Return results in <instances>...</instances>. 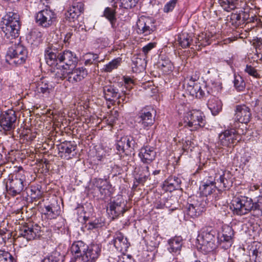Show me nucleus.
Here are the masks:
<instances>
[{
    "mask_svg": "<svg viewBox=\"0 0 262 262\" xmlns=\"http://www.w3.org/2000/svg\"><path fill=\"white\" fill-rule=\"evenodd\" d=\"M111 185L109 184L108 182L107 181L106 184H104L102 187H100L98 189L100 193L102 195L104 196H109L110 195L111 191Z\"/></svg>",
    "mask_w": 262,
    "mask_h": 262,
    "instance_id": "nucleus-50",
    "label": "nucleus"
},
{
    "mask_svg": "<svg viewBox=\"0 0 262 262\" xmlns=\"http://www.w3.org/2000/svg\"><path fill=\"white\" fill-rule=\"evenodd\" d=\"M116 7L117 5H114L113 8L106 7L103 11L102 16L107 19L111 25L112 28H116Z\"/></svg>",
    "mask_w": 262,
    "mask_h": 262,
    "instance_id": "nucleus-31",
    "label": "nucleus"
},
{
    "mask_svg": "<svg viewBox=\"0 0 262 262\" xmlns=\"http://www.w3.org/2000/svg\"><path fill=\"white\" fill-rule=\"evenodd\" d=\"M154 23L150 18L141 16L137 22L138 33L144 36L150 34L155 29Z\"/></svg>",
    "mask_w": 262,
    "mask_h": 262,
    "instance_id": "nucleus-17",
    "label": "nucleus"
},
{
    "mask_svg": "<svg viewBox=\"0 0 262 262\" xmlns=\"http://www.w3.org/2000/svg\"><path fill=\"white\" fill-rule=\"evenodd\" d=\"M59 77L61 79L67 78L68 80L72 83L79 82L83 79L87 75L88 73L85 69L83 68H72L70 70H66L60 73L57 72Z\"/></svg>",
    "mask_w": 262,
    "mask_h": 262,
    "instance_id": "nucleus-11",
    "label": "nucleus"
},
{
    "mask_svg": "<svg viewBox=\"0 0 262 262\" xmlns=\"http://www.w3.org/2000/svg\"><path fill=\"white\" fill-rule=\"evenodd\" d=\"M232 128L228 129L220 134L219 136V144L224 146H230L238 142L241 140L240 134L234 128L236 125H231Z\"/></svg>",
    "mask_w": 262,
    "mask_h": 262,
    "instance_id": "nucleus-10",
    "label": "nucleus"
},
{
    "mask_svg": "<svg viewBox=\"0 0 262 262\" xmlns=\"http://www.w3.org/2000/svg\"><path fill=\"white\" fill-rule=\"evenodd\" d=\"M245 71L250 76H252L255 78H257L259 76L256 70L251 66L247 65L245 69Z\"/></svg>",
    "mask_w": 262,
    "mask_h": 262,
    "instance_id": "nucleus-52",
    "label": "nucleus"
},
{
    "mask_svg": "<svg viewBox=\"0 0 262 262\" xmlns=\"http://www.w3.org/2000/svg\"><path fill=\"white\" fill-rule=\"evenodd\" d=\"M111 244H113L118 250L122 252L126 251L130 246L127 238L125 237L123 234L120 232L115 233L114 238L111 241Z\"/></svg>",
    "mask_w": 262,
    "mask_h": 262,
    "instance_id": "nucleus-20",
    "label": "nucleus"
},
{
    "mask_svg": "<svg viewBox=\"0 0 262 262\" xmlns=\"http://www.w3.org/2000/svg\"><path fill=\"white\" fill-rule=\"evenodd\" d=\"M181 180L176 177H169L165 180L163 184L164 190L171 192L174 190L178 189L180 187Z\"/></svg>",
    "mask_w": 262,
    "mask_h": 262,
    "instance_id": "nucleus-26",
    "label": "nucleus"
},
{
    "mask_svg": "<svg viewBox=\"0 0 262 262\" xmlns=\"http://www.w3.org/2000/svg\"><path fill=\"white\" fill-rule=\"evenodd\" d=\"M104 225V223L99 219H95L94 221L89 222L87 224L88 229L93 230L101 228Z\"/></svg>",
    "mask_w": 262,
    "mask_h": 262,
    "instance_id": "nucleus-48",
    "label": "nucleus"
},
{
    "mask_svg": "<svg viewBox=\"0 0 262 262\" xmlns=\"http://www.w3.org/2000/svg\"><path fill=\"white\" fill-rule=\"evenodd\" d=\"M179 44L183 48H186L190 46L191 43L194 44V40L190 35L186 33H182L178 38Z\"/></svg>",
    "mask_w": 262,
    "mask_h": 262,
    "instance_id": "nucleus-36",
    "label": "nucleus"
},
{
    "mask_svg": "<svg viewBox=\"0 0 262 262\" xmlns=\"http://www.w3.org/2000/svg\"><path fill=\"white\" fill-rule=\"evenodd\" d=\"M194 40L195 46H198L199 47L201 46L205 47L211 43L210 35H207V33H202L199 35L198 37L195 38Z\"/></svg>",
    "mask_w": 262,
    "mask_h": 262,
    "instance_id": "nucleus-37",
    "label": "nucleus"
},
{
    "mask_svg": "<svg viewBox=\"0 0 262 262\" xmlns=\"http://www.w3.org/2000/svg\"><path fill=\"white\" fill-rule=\"evenodd\" d=\"M204 113L200 110H190L186 113L184 115V126L190 128L191 130L203 127L206 123Z\"/></svg>",
    "mask_w": 262,
    "mask_h": 262,
    "instance_id": "nucleus-6",
    "label": "nucleus"
},
{
    "mask_svg": "<svg viewBox=\"0 0 262 262\" xmlns=\"http://www.w3.org/2000/svg\"><path fill=\"white\" fill-rule=\"evenodd\" d=\"M51 88L52 86L45 79H40L36 86L37 91L42 94H49Z\"/></svg>",
    "mask_w": 262,
    "mask_h": 262,
    "instance_id": "nucleus-40",
    "label": "nucleus"
},
{
    "mask_svg": "<svg viewBox=\"0 0 262 262\" xmlns=\"http://www.w3.org/2000/svg\"><path fill=\"white\" fill-rule=\"evenodd\" d=\"M118 99V103H126L129 100V98L126 97L125 96L121 95L120 94V97L119 98H117Z\"/></svg>",
    "mask_w": 262,
    "mask_h": 262,
    "instance_id": "nucleus-64",
    "label": "nucleus"
},
{
    "mask_svg": "<svg viewBox=\"0 0 262 262\" xmlns=\"http://www.w3.org/2000/svg\"><path fill=\"white\" fill-rule=\"evenodd\" d=\"M230 208L235 215L242 216L250 213L258 217L262 215V196L254 200L246 196L235 198L232 201Z\"/></svg>",
    "mask_w": 262,
    "mask_h": 262,
    "instance_id": "nucleus-1",
    "label": "nucleus"
},
{
    "mask_svg": "<svg viewBox=\"0 0 262 262\" xmlns=\"http://www.w3.org/2000/svg\"><path fill=\"white\" fill-rule=\"evenodd\" d=\"M103 92L106 100L112 101L113 99L119 98L120 93L115 85H105L103 87Z\"/></svg>",
    "mask_w": 262,
    "mask_h": 262,
    "instance_id": "nucleus-29",
    "label": "nucleus"
},
{
    "mask_svg": "<svg viewBox=\"0 0 262 262\" xmlns=\"http://www.w3.org/2000/svg\"><path fill=\"white\" fill-rule=\"evenodd\" d=\"M3 24L20 26L19 14L14 12H9L5 16Z\"/></svg>",
    "mask_w": 262,
    "mask_h": 262,
    "instance_id": "nucleus-34",
    "label": "nucleus"
},
{
    "mask_svg": "<svg viewBox=\"0 0 262 262\" xmlns=\"http://www.w3.org/2000/svg\"><path fill=\"white\" fill-rule=\"evenodd\" d=\"M206 89L207 91V93L209 94L210 93V92L208 91L206 89V88L203 85V87H202L201 85L200 86V90H199V91L198 92V94H196V97L199 98H201L202 97H203L206 95V93L205 92L204 90L203 89Z\"/></svg>",
    "mask_w": 262,
    "mask_h": 262,
    "instance_id": "nucleus-61",
    "label": "nucleus"
},
{
    "mask_svg": "<svg viewBox=\"0 0 262 262\" xmlns=\"http://www.w3.org/2000/svg\"><path fill=\"white\" fill-rule=\"evenodd\" d=\"M45 209L46 211L45 214L47 215L50 219L56 218L60 212L59 209H57V207L52 205L45 206Z\"/></svg>",
    "mask_w": 262,
    "mask_h": 262,
    "instance_id": "nucleus-41",
    "label": "nucleus"
},
{
    "mask_svg": "<svg viewBox=\"0 0 262 262\" xmlns=\"http://www.w3.org/2000/svg\"><path fill=\"white\" fill-rule=\"evenodd\" d=\"M215 235V232L213 230L210 231L207 230L200 234L198 236L197 241L202 246L201 248L206 252H210L215 249L216 247Z\"/></svg>",
    "mask_w": 262,
    "mask_h": 262,
    "instance_id": "nucleus-9",
    "label": "nucleus"
},
{
    "mask_svg": "<svg viewBox=\"0 0 262 262\" xmlns=\"http://www.w3.org/2000/svg\"><path fill=\"white\" fill-rule=\"evenodd\" d=\"M56 14L50 9H43L38 12L35 16L36 23L40 26L48 28L55 21Z\"/></svg>",
    "mask_w": 262,
    "mask_h": 262,
    "instance_id": "nucleus-14",
    "label": "nucleus"
},
{
    "mask_svg": "<svg viewBox=\"0 0 262 262\" xmlns=\"http://www.w3.org/2000/svg\"><path fill=\"white\" fill-rule=\"evenodd\" d=\"M121 59L116 58L110 61L104 66L103 70L105 72H111L113 70L116 69L120 64Z\"/></svg>",
    "mask_w": 262,
    "mask_h": 262,
    "instance_id": "nucleus-42",
    "label": "nucleus"
},
{
    "mask_svg": "<svg viewBox=\"0 0 262 262\" xmlns=\"http://www.w3.org/2000/svg\"><path fill=\"white\" fill-rule=\"evenodd\" d=\"M250 249V260L251 262H262V244L260 243H254Z\"/></svg>",
    "mask_w": 262,
    "mask_h": 262,
    "instance_id": "nucleus-27",
    "label": "nucleus"
},
{
    "mask_svg": "<svg viewBox=\"0 0 262 262\" xmlns=\"http://www.w3.org/2000/svg\"><path fill=\"white\" fill-rule=\"evenodd\" d=\"M27 171L19 167L18 171L12 176H9V182L7 183L6 187L9 193L16 195L20 193L26 185Z\"/></svg>",
    "mask_w": 262,
    "mask_h": 262,
    "instance_id": "nucleus-4",
    "label": "nucleus"
},
{
    "mask_svg": "<svg viewBox=\"0 0 262 262\" xmlns=\"http://www.w3.org/2000/svg\"><path fill=\"white\" fill-rule=\"evenodd\" d=\"M107 181L100 178H96L94 180V185L98 188V189L102 187L105 184H106Z\"/></svg>",
    "mask_w": 262,
    "mask_h": 262,
    "instance_id": "nucleus-58",
    "label": "nucleus"
},
{
    "mask_svg": "<svg viewBox=\"0 0 262 262\" xmlns=\"http://www.w3.org/2000/svg\"><path fill=\"white\" fill-rule=\"evenodd\" d=\"M230 176L229 171H223L222 173H216L214 177H209L207 179L202 182L200 186L201 194L205 197H209L207 200H211L215 195L214 192L215 191L217 186L215 185L218 183L219 187L228 188L232 181L228 179Z\"/></svg>",
    "mask_w": 262,
    "mask_h": 262,
    "instance_id": "nucleus-2",
    "label": "nucleus"
},
{
    "mask_svg": "<svg viewBox=\"0 0 262 262\" xmlns=\"http://www.w3.org/2000/svg\"><path fill=\"white\" fill-rule=\"evenodd\" d=\"M124 81L127 89H132L130 84H133V80L129 77H124Z\"/></svg>",
    "mask_w": 262,
    "mask_h": 262,
    "instance_id": "nucleus-62",
    "label": "nucleus"
},
{
    "mask_svg": "<svg viewBox=\"0 0 262 262\" xmlns=\"http://www.w3.org/2000/svg\"><path fill=\"white\" fill-rule=\"evenodd\" d=\"M124 203L121 202H111L109 207L107 209V212L110 216L114 219L119 216V215H123L126 211Z\"/></svg>",
    "mask_w": 262,
    "mask_h": 262,
    "instance_id": "nucleus-24",
    "label": "nucleus"
},
{
    "mask_svg": "<svg viewBox=\"0 0 262 262\" xmlns=\"http://www.w3.org/2000/svg\"><path fill=\"white\" fill-rule=\"evenodd\" d=\"M234 120L242 123H247L250 120L251 113L249 107L245 104L237 105L235 110Z\"/></svg>",
    "mask_w": 262,
    "mask_h": 262,
    "instance_id": "nucleus-19",
    "label": "nucleus"
},
{
    "mask_svg": "<svg viewBox=\"0 0 262 262\" xmlns=\"http://www.w3.org/2000/svg\"><path fill=\"white\" fill-rule=\"evenodd\" d=\"M77 145L72 144L71 142H67L60 145L59 146V152L61 153L71 154L76 149Z\"/></svg>",
    "mask_w": 262,
    "mask_h": 262,
    "instance_id": "nucleus-39",
    "label": "nucleus"
},
{
    "mask_svg": "<svg viewBox=\"0 0 262 262\" xmlns=\"http://www.w3.org/2000/svg\"><path fill=\"white\" fill-rule=\"evenodd\" d=\"M158 65L164 74H167L172 70V64L168 58L162 57Z\"/></svg>",
    "mask_w": 262,
    "mask_h": 262,
    "instance_id": "nucleus-35",
    "label": "nucleus"
},
{
    "mask_svg": "<svg viewBox=\"0 0 262 262\" xmlns=\"http://www.w3.org/2000/svg\"><path fill=\"white\" fill-rule=\"evenodd\" d=\"M132 69L135 73H140L143 71L146 66V61L144 57L141 55H136L133 57Z\"/></svg>",
    "mask_w": 262,
    "mask_h": 262,
    "instance_id": "nucleus-28",
    "label": "nucleus"
},
{
    "mask_svg": "<svg viewBox=\"0 0 262 262\" xmlns=\"http://www.w3.org/2000/svg\"><path fill=\"white\" fill-rule=\"evenodd\" d=\"M118 143L124 148L126 151H132L137 147V143L132 136H124L118 141Z\"/></svg>",
    "mask_w": 262,
    "mask_h": 262,
    "instance_id": "nucleus-32",
    "label": "nucleus"
},
{
    "mask_svg": "<svg viewBox=\"0 0 262 262\" xmlns=\"http://www.w3.org/2000/svg\"><path fill=\"white\" fill-rule=\"evenodd\" d=\"M178 0H170L164 6L163 11L165 13H168L173 10L176 7Z\"/></svg>",
    "mask_w": 262,
    "mask_h": 262,
    "instance_id": "nucleus-49",
    "label": "nucleus"
},
{
    "mask_svg": "<svg viewBox=\"0 0 262 262\" xmlns=\"http://www.w3.org/2000/svg\"><path fill=\"white\" fill-rule=\"evenodd\" d=\"M183 245V239L181 236H176L168 241L167 250L173 255L179 254Z\"/></svg>",
    "mask_w": 262,
    "mask_h": 262,
    "instance_id": "nucleus-25",
    "label": "nucleus"
},
{
    "mask_svg": "<svg viewBox=\"0 0 262 262\" xmlns=\"http://www.w3.org/2000/svg\"><path fill=\"white\" fill-rule=\"evenodd\" d=\"M139 157L145 164H150L156 157V151L153 147L146 146L140 149Z\"/></svg>",
    "mask_w": 262,
    "mask_h": 262,
    "instance_id": "nucleus-21",
    "label": "nucleus"
},
{
    "mask_svg": "<svg viewBox=\"0 0 262 262\" xmlns=\"http://www.w3.org/2000/svg\"><path fill=\"white\" fill-rule=\"evenodd\" d=\"M186 212L187 214L192 218L196 217L201 214L200 210H199L198 208L194 207L193 205H191L190 203L187 205Z\"/></svg>",
    "mask_w": 262,
    "mask_h": 262,
    "instance_id": "nucleus-45",
    "label": "nucleus"
},
{
    "mask_svg": "<svg viewBox=\"0 0 262 262\" xmlns=\"http://www.w3.org/2000/svg\"><path fill=\"white\" fill-rule=\"evenodd\" d=\"M41 227L37 224H27L20 227L18 236L23 237L27 241L34 239L40 235Z\"/></svg>",
    "mask_w": 262,
    "mask_h": 262,
    "instance_id": "nucleus-13",
    "label": "nucleus"
},
{
    "mask_svg": "<svg viewBox=\"0 0 262 262\" xmlns=\"http://www.w3.org/2000/svg\"><path fill=\"white\" fill-rule=\"evenodd\" d=\"M234 232L231 227L224 226L223 227L222 232L219 234L217 237L219 242L222 248L228 249L233 244L232 237Z\"/></svg>",
    "mask_w": 262,
    "mask_h": 262,
    "instance_id": "nucleus-18",
    "label": "nucleus"
},
{
    "mask_svg": "<svg viewBox=\"0 0 262 262\" xmlns=\"http://www.w3.org/2000/svg\"><path fill=\"white\" fill-rule=\"evenodd\" d=\"M20 27V26L3 24L1 27L2 35H4V37L9 40L14 39L18 36Z\"/></svg>",
    "mask_w": 262,
    "mask_h": 262,
    "instance_id": "nucleus-22",
    "label": "nucleus"
},
{
    "mask_svg": "<svg viewBox=\"0 0 262 262\" xmlns=\"http://www.w3.org/2000/svg\"><path fill=\"white\" fill-rule=\"evenodd\" d=\"M195 198V199L193 198V200L190 201V203L191 205H193L194 207L198 208L202 213L207 205V199L204 197L198 198L196 196Z\"/></svg>",
    "mask_w": 262,
    "mask_h": 262,
    "instance_id": "nucleus-38",
    "label": "nucleus"
},
{
    "mask_svg": "<svg viewBox=\"0 0 262 262\" xmlns=\"http://www.w3.org/2000/svg\"><path fill=\"white\" fill-rule=\"evenodd\" d=\"M60 73L66 70H70L74 68L77 63L78 59L76 55L69 50L59 52L58 55Z\"/></svg>",
    "mask_w": 262,
    "mask_h": 262,
    "instance_id": "nucleus-8",
    "label": "nucleus"
},
{
    "mask_svg": "<svg viewBox=\"0 0 262 262\" xmlns=\"http://www.w3.org/2000/svg\"><path fill=\"white\" fill-rule=\"evenodd\" d=\"M207 105L212 114L216 115L222 109V102L217 97L212 96L208 101Z\"/></svg>",
    "mask_w": 262,
    "mask_h": 262,
    "instance_id": "nucleus-30",
    "label": "nucleus"
},
{
    "mask_svg": "<svg viewBox=\"0 0 262 262\" xmlns=\"http://www.w3.org/2000/svg\"><path fill=\"white\" fill-rule=\"evenodd\" d=\"M174 202V200L171 198L165 199L164 200L163 205L165 206V208H171L172 210H174L176 208V207H172V205L173 203Z\"/></svg>",
    "mask_w": 262,
    "mask_h": 262,
    "instance_id": "nucleus-57",
    "label": "nucleus"
},
{
    "mask_svg": "<svg viewBox=\"0 0 262 262\" xmlns=\"http://www.w3.org/2000/svg\"><path fill=\"white\" fill-rule=\"evenodd\" d=\"M27 55L28 51L26 47L21 43H18L9 48L6 61L10 65L17 66L25 62Z\"/></svg>",
    "mask_w": 262,
    "mask_h": 262,
    "instance_id": "nucleus-5",
    "label": "nucleus"
},
{
    "mask_svg": "<svg viewBox=\"0 0 262 262\" xmlns=\"http://www.w3.org/2000/svg\"><path fill=\"white\" fill-rule=\"evenodd\" d=\"M71 251L74 253L73 262H93L99 257L101 246L94 244L87 246L78 241L72 244Z\"/></svg>",
    "mask_w": 262,
    "mask_h": 262,
    "instance_id": "nucleus-3",
    "label": "nucleus"
},
{
    "mask_svg": "<svg viewBox=\"0 0 262 262\" xmlns=\"http://www.w3.org/2000/svg\"><path fill=\"white\" fill-rule=\"evenodd\" d=\"M206 89L207 91V93L209 94L210 93V92L208 91L206 89V88L203 85V87H202L201 85L200 86V90H199V91L198 92V94H196V97L199 98H201L202 97H203L206 95V93L205 92L204 90L203 89Z\"/></svg>",
    "mask_w": 262,
    "mask_h": 262,
    "instance_id": "nucleus-60",
    "label": "nucleus"
},
{
    "mask_svg": "<svg viewBox=\"0 0 262 262\" xmlns=\"http://www.w3.org/2000/svg\"><path fill=\"white\" fill-rule=\"evenodd\" d=\"M84 4L81 2L73 3L71 7L66 13V16L70 21H74L75 19L83 12Z\"/></svg>",
    "mask_w": 262,
    "mask_h": 262,
    "instance_id": "nucleus-23",
    "label": "nucleus"
},
{
    "mask_svg": "<svg viewBox=\"0 0 262 262\" xmlns=\"http://www.w3.org/2000/svg\"><path fill=\"white\" fill-rule=\"evenodd\" d=\"M156 111L153 108H145L142 110L137 116L138 124L144 129L148 130L155 122L154 115Z\"/></svg>",
    "mask_w": 262,
    "mask_h": 262,
    "instance_id": "nucleus-12",
    "label": "nucleus"
},
{
    "mask_svg": "<svg viewBox=\"0 0 262 262\" xmlns=\"http://www.w3.org/2000/svg\"><path fill=\"white\" fill-rule=\"evenodd\" d=\"M115 146H116V149L118 151V154H121L122 153H125V155H128L129 153H128V151H126L124 148H123L121 145L119 144L118 143V142L116 143V144H115Z\"/></svg>",
    "mask_w": 262,
    "mask_h": 262,
    "instance_id": "nucleus-63",
    "label": "nucleus"
},
{
    "mask_svg": "<svg viewBox=\"0 0 262 262\" xmlns=\"http://www.w3.org/2000/svg\"><path fill=\"white\" fill-rule=\"evenodd\" d=\"M139 171L135 177V180L139 184H143L150 176L149 167L148 166H143L139 167Z\"/></svg>",
    "mask_w": 262,
    "mask_h": 262,
    "instance_id": "nucleus-33",
    "label": "nucleus"
},
{
    "mask_svg": "<svg viewBox=\"0 0 262 262\" xmlns=\"http://www.w3.org/2000/svg\"><path fill=\"white\" fill-rule=\"evenodd\" d=\"M256 52L258 58L262 59V38H257L256 45Z\"/></svg>",
    "mask_w": 262,
    "mask_h": 262,
    "instance_id": "nucleus-51",
    "label": "nucleus"
},
{
    "mask_svg": "<svg viewBox=\"0 0 262 262\" xmlns=\"http://www.w3.org/2000/svg\"><path fill=\"white\" fill-rule=\"evenodd\" d=\"M234 85L238 91H243L245 89L246 83L243 78L239 75H234Z\"/></svg>",
    "mask_w": 262,
    "mask_h": 262,
    "instance_id": "nucleus-44",
    "label": "nucleus"
},
{
    "mask_svg": "<svg viewBox=\"0 0 262 262\" xmlns=\"http://www.w3.org/2000/svg\"><path fill=\"white\" fill-rule=\"evenodd\" d=\"M119 7L124 9H129L135 7L139 0H119Z\"/></svg>",
    "mask_w": 262,
    "mask_h": 262,
    "instance_id": "nucleus-43",
    "label": "nucleus"
},
{
    "mask_svg": "<svg viewBox=\"0 0 262 262\" xmlns=\"http://www.w3.org/2000/svg\"><path fill=\"white\" fill-rule=\"evenodd\" d=\"M201 84L200 83L196 82L193 83V85L190 84V89H188L190 91V93L192 95H195L198 94L199 90H200Z\"/></svg>",
    "mask_w": 262,
    "mask_h": 262,
    "instance_id": "nucleus-53",
    "label": "nucleus"
},
{
    "mask_svg": "<svg viewBox=\"0 0 262 262\" xmlns=\"http://www.w3.org/2000/svg\"><path fill=\"white\" fill-rule=\"evenodd\" d=\"M59 55V51L52 45H49L45 51V58L47 64L58 70L60 69L59 61L58 60Z\"/></svg>",
    "mask_w": 262,
    "mask_h": 262,
    "instance_id": "nucleus-16",
    "label": "nucleus"
},
{
    "mask_svg": "<svg viewBox=\"0 0 262 262\" xmlns=\"http://www.w3.org/2000/svg\"><path fill=\"white\" fill-rule=\"evenodd\" d=\"M0 262H16V260L9 252L0 250Z\"/></svg>",
    "mask_w": 262,
    "mask_h": 262,
    "instance_id": "nucleus-47",
    "label": "nucleus"
},
{
    "mask_svg": "<svg viewBox=\"0 0 262 262\" xmlns=\"http://www.w3.org/2000/svg\"><path fill=\"white\" fill-rule=\"evenodd\" d=\"M218 2L220 6L224 9V10L230 12L235 9H238L240 6V15L242 23L250 22L249 16L250 9L248 8H245L246 4L244 3V6H242L239 4L241 0H218Z\"/></svg>",
    "mask_w": 262,
    "mask_h": 262,
    "instance_id": "nucleus-7",
    "label": "nucleus"
},
{
    "mask_svg": "<svg viewBox=\"0 0 262 262\" xmlns=\"http://www.w3.org/2000/svg\"><path fill=\"white\" fill-rule=\"evenodd\" d=\"M155 42H150L142 48V51L145 56L147 53L154 48L156 47Z\"/></svg>",
    "mask_w": 262,
    "mask_h": 262,
    "instance_id": "nucleus-56",
    "label": "nucleus"
},
{
    "mask_svg": "<svg viewBox=\"0 0 262 262\" xmlns=\"http://www.w3.org/2000/svg\"><path fill=\"white\" fill-rule=\"evenodd\" d=\"M16 120L15 112L9 110L1 115L0 125L5 131H12L16 127Z\"/></svg>",
    "mask_w": 262,
    "mask_h": 262,
    "instance_id": "nucleus-15",
    "label": "nucleus"
},
{
    "mask_svg": "<svg viewBox=\"0 0 262 262\" xmlns=\"http://www.w3.org/2000/svg\"><path fill=\"white\" fill-rule=\"evenodd\" d=\"M62 256L57 252H52L50 255L45 257L41 262H59Z\"/></svg>",
    "mask_w": 262,
    "mask_h": 262,
    "instance_id": "nucleus-46",
    "label": "nucleus"
},
{
    "mask_svg": "<svg viewBox=\"0 0 262 262\" xmlns=\"http://www.w3.org/2000/svg\"><path fill=\"white\" fill-rule=\"evenodd\" d=\"M117 262H136L131 255H123L119 257Z\"/></svg>",
    "mask_w": 262,
    "mask_h": 262,
    "instance_id": "nucleus-55",
    "label": "nucleus"
},
{
    "mask_svg": "<svg viewBox=\"0 0 262 262\" xmlns=\"http://www.w3.org/2000/svg\"><path fill=\"white\" fill-rule=\"evenodd\" d=\"M211 89H212V93L219 92L222 89L221 84L219 82H212Z\"/></svg>",
    "mask_w": 262,
    "mask_h": 262,
    "instance_id": "nucleus-59",
    "label": "nucleus"
},
{
    "mask_svg": "<svg viewBox=\"0 0 262 262\" xmlns=\"http://www.w3.org/2000/svg\"><path fill=\"white\" fill-rule=\"evenodd\" d=\"M231 19L233 21H234L235 23H242L241 18L239 10H238V11L236 10L235 13H232L231 15Z\"/></svg>",
    "mask_w": 262,
    "mask_h": 262,
    "instance_id": "nucleus-54",
    "label": "nucleus"
}]
</instances>
